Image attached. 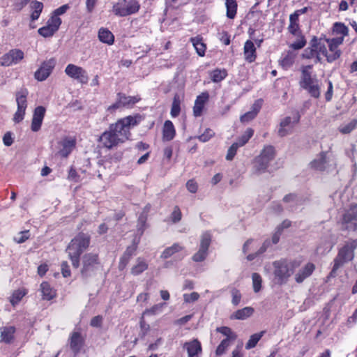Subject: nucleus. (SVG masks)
<instances>
[{
  "label": "nucleus",
  "instance_id": "nucleus-1",
  "mask_svg": "<svg viewBox=\"0 0 357 357\" xmlns=\"http://www.w3.org/2000/svg\"><path fill=\"white\" fill-rule=\"evenodd\" d=\"M142 119L140 114L130 115L119 119L101 135L99 139L100 144L108 149L117 147L130 139L131 128L137 126Z\"/></svg>",
  "mask_w": 357,
  "mask_h": 357
},
{
  "label": "nucleus",
  "instance_id": "nucleus-2",
  "mask_svg": "<svg viewBox=\"0 0 357 357\" xmlns=\"http://www.w3.org/2000/svg\"><path fill=\"white\" fill-rule=\"evenodd\" d=\"M312 66L310 65L301 67L299 85L311 97L319 98L321 95L322 83L317 75L312 73Z\"/></svg>",
  "mask_w": 357,
  "mask_h": 357
},
{
  "label": "nucleus",
  "instance_id": "nucleus-3",
  "mask_svg": "<svg viewBox=\"0 0 357 357\" xmlns=\"http://www.w3.org/2000/svg\"><path fill=\"white\" fill-rule=\"evenodd\" d=\"M90 243V236L84 233L78 234L73 238L66 248L72 264L75 268L79 266V257L81 254L89 247Z\"/></svg>",
  "mask_w": 357,
  "mask_h": 357
},
{
  "label": "nucleus",
  "instance_id": "nucleus-4",
  "mask_svg": "<svg viewBox=\"0 0 357 357\" xmlns=\"http://www.w3.org/2000/svg\"><path fill=\"white\" fill-rule=\"evenodd\" d=\"M273 266L274 280L277 284L282 285L288 282L289 278L299 266V263L296 261L281 259L274 261Z\"/></svg>",
  "mask_w": 357,
  "mask_h": 357
},
{
  "label": "nucleus",
  "instance_id": "nucleus-5",
  "mask_svg": "<svg viewBox=\"0 0 357 357\" xmlns=\"http://www.w3.org/2000/svg\"><path fill=\"white\" fill-rule=\"evenodd\" d=\"M310 166L321 172H333L337 167L336 155L331 151H322L310 162Z\"/></svg>",
  "mask_w": 357,
  "mask_h": 357
},
{
  "label": "nucleus",
  "instance_id": "nucleus-6",
  "mask_svg": "<svg viewBox=\"0 0 357 357\" xmlns=\"http://www.w3.org/2000/svg\"><path fill=\"white\" fill-rule=\"evenodd\" d=\"M357 246V242L352 241L347 243L340 250L334 259V264L329 276L334 278L337 271L345 263L351 261L354 257V250Z\"/></svg>",
  "mask_w": 357,
  "mask_h": 357
},
{
  "label": "nucleus",
  "instance_id": "nucleus-7",
  "mask_svg": "<svg viewBox=\"0 0 357 357\" xmlns=\"http://www.w3.org/2000/svg\"><path fill=\"white\" fill-rule=\"evenodd\" d=\"M140 4L137 0H119L112 6V13L119 17H126L139 11Z\"/></svg>",
  "mask_w": 357,
  "mask_h": 357
},
{
  "label": "nucleus",
  "instance_id": "nucleus-8",
  "mask_svg": "<svg viewBox=\"0 0 357 357\" xmlns=\"http://www.w3.org/2000/svg\"><path fill=\"white\" fill-rule=\"evenodd\" d=\"M28 93H29L26 89H21L15 94L17 108V111L14 114L13 119L15 123H18L21 122L24 118L26 109L27 107L26 97Z\"/></svg>",
  "mask_w": 357,
  "mask_h": 357
},
{
  "label": "nucleus",
  "instance_id": "nucleus-9",
  "mask_svg": "<svg viewBox=\"0 0 357 357\" xmlns=\"http://www.w3.org/2000/svg\"><path fill=\"white\" fill-rule=\"evenodd\" d=\"M275 157V149L273 146H266L260 155L255 160V168L257 172H264L266 169L269 162Z\"/></svg>",
  "mask_w": 357,
  "mask_h": 357
},
{
  "label": "nucleus",
  "instance_id": "nucleus-10",
  "mask_svg": "<svg viewBox=\"0 0 357 357\" xmlns=\"http://www.w3.org/2000/svg\"><path fill=\"white\" fill-rule=\"evenodd\" d=\"M341 224L342 227L347 230H357V204L351 206L345 211Z\"/></svg>",
  "mask_w": 357,
  "mask_h": 357
},
{
  "label": "nucleus",
  "instance_id": "nucleus-11",
  "mask_svg": "<svg viewBox=\"0 0 357 357\" xmlns=\"http://www.w3.org/2000/svg\"><path fill=\"white\" fill-rule=\"evenodd\" d=\"M65 73L71 79L77 80L82 84H86L89 82V76L86 70L81 66L70 63L65 68Z\"/></svg>",
  "mask_w": 357,
  "mask_h": 357
},
{
  "label": "nucleus",
  "instance_id": "nucleus-12",
  "mask_svg": "<svg viewBox=\"0 0 357 357\" xmlns=\"http://www.w3.org/2000/svg\"><path fill=\"white\" fill-rule=\"evenodd\" d=\"M75 139L70 137L62 138L57 142L55 155L60 158H67L75 149Z\"/></svg>",
  "mask_w": 357,
  "mask_h": 357
},
{
  "label": "nucleus",
  "instance_id": "nucleus-13",
  "mask_svg": "<svg viewBox=\"0 0 357 357\" xmlns=\"http://www.w3.org/2000/svg\"><path fill=\"white\" fill-rule=\"evenodd\" d=\"M300 116L298 114H294L292 116H286L282 119L280 123L278 134L280 137H284L290 135L298 123Z\"/></svg>",
  "mask_w": 357,
  "mask_h": 357
},
{
  "label": "nucleus",
  "instance_id": "nucleus-14",
  "mask_svg": "<svg viewBox=\"0 0 357 357\" xmlns=\"http://www.w3.org/2000/svg\"><path fill=\"white\" fill-rule=\"evenodd\" d=\"M211 241V235L208 232L202 234L199 250L193 255L192 259L196 262L204 261L208 255V250Z\"/></svg>",
  "mask_w": 357,
  "mask_h": 357
},
{
  "label": "nucleus",
  "instance_id": "nucleus-15",
  "mask_svg": "<svg viewBox=\"0 0 357 357\" xmlns=\"http://www.w3.org/2000/svg\"><path fill=\"white\" fill-rule=\"evenodd\" d=\"M24 57L23 51L19 49H13L0 58V66H10L20 63Z\"/></svg>",
  "mask_w": 357,
  "mask_h": 357
},
{
  "label": "nucleus",
  "instance_id": "nucleus-16",
  "mask_svg": "<svg viewBox=\"0 0 357 357\" xmlns=\"http://www.w3.org/2000/svg\"><path fill=\"white\" fill-rule=\"evenodd\" d=\"M55 65L56 60L54 58L43 61L34 73L35 79L39 82L45 80L52 73Z\"/></svg>",
  "mask_w": 357,
  "mask_h": 357
},
{
  "label": "nucleus",
  "instance_id": "nucleus-17",
  "mask_svg": "<svg viewBox=\"0 0 357 357\" xmlns=\"http://www.w3.org/2000/svg\"><path fill=\"white\" fill-rule=\"evenodd\" d=\"M329 51L327 55V61L333 62L337 59L341 55V51L338 47L343 43V37H336L333 38H327L326 40Z\"/></svg>",
  "mask_w": 357,
  "mask_h": 357
},
{
  "label": "nucleus",
  "instance_id": "nucleus-18",
  "mask_svg": "<svg viewBox=\"0 0 357 357\" xmlns=\"http://www.w3.org/2000/svg\"><path fill=\"white\" fill-rule=\"evenodd\" d=\"M61 24V20L56 16H52L47 22V25L40 28L38 30V33L45 37L52 36L56 31L59 29Z\"/></svg>",
  "mask_w": 357,
  "mask_h": 357
},
{
  "label": "nucleus",
  "instance_id": "nucleus-19",
  "mask_svg": "<svg viewBox=\"0 0 357 357\" xmlns=\"http://www.w3.org/2000/svg\"><path fill=\"white\" fill-rule=\"evenodd\" d=\"M307 7H304L301 9L295 10L289 15V22L287 30L291 35H298L299 31H301L299 24V16L307 13Z\"/></svg>",
  "mask_w": 357,
  "mask_h": 357
},
{
  "label": "nucleus",
  "instance_id": "nucleus-20",
  "mask_svg": "<svg viewBox=\"0 0 357 357\" xmlns=\"http://www.w3.org/2000/svg\"><path fill=\"white\" fill-rule=\"evenodd\" d=\"M83 267L82 274L84 276L89 275L93 272L96 266L98 264V256L97 254L88 253L83 256Z\"/></svg>",
  "mask_w": 357,
  "mask_h": 357
},
{
  "label": "nucleus",
  "instance_id": "nucleus-21",
  "mask_svg": "<svg viewBox=\"0 0 357 357\" xmlns=\"http://www.w3.org/2000/svg\"><path fill=\"white\" fill-rule=\"evenodd\" d=\"M316 268L313 263L308 262L298 270H295L294 273V280L297 284L303 283L307 278H310Z\"/></svg>",
  "mask_w": 357,
  "mask_h": 357
},
{
  "label": "nucleus",
  "instance_id": "nucleus-22",
  "mask_svg": "<svg viewBox=\"0 0 357 357\" xmlns=\"http://www.w3.org/2000/svg\"><path fill=\"white\" fill-rule=\"evenodd\" d=\"M183 348L187 351L188 357H200L202 354V344L197 339L185 342Z\"/></svg>",
  "mask_w": 357,
  "mask_h": 357
},
{
  "label": "nucleus",
  "instance_id": "nucleus-23",
  "mask_svg": "<svg viewBox=\"0 0 357 357\" xmlns=\"http://www.w3.org/2000/svg\"><path fill=\"white\" fill-rule=\"evenodd\" d=\"M45 111V108L43 106H38L35 108L31 125V129L33 132H38L40 129Z\"/></svg>",
  "mask_w": 357,
  "mask_h": 357
},
{
  "label": "nucleus",
  "instance_id": "nucleus-24",
  "mask_svg": "<svg viewBox=\"0 0 357 357\" xmlns=\"http://www.w3.org/2000/svg\"><path fill=\"white\" fill-rule=\"evenodd\" d=\"M296 57L297 53L294 51L290 50L285 51L282 54L278 61L279 65L282 69L287 70L293 66Z\"/></svg>",
  "mask_w": 357,
  "mask_h": 357
},
{
  "label": "nucleus",
  "instance_id": "nucleus-25",
  "mask_svg": "<svg viewBox=\"0 0 357 357\" xmlns=\"http://www.w3.org/2000/svg\"><path fill=\"white\" fill-rule=\"evenodd\" d=\"M321 55L325 56L327 59L328 52L325 45H321V43H319L317 45H312V49L310 50L309 53L307 52V50H305V52L303 54V56L307 59L316 57L317 61H320Z\"/></svg>",
  "mask_w": 357,
  "mask_h": 357
},
{
  "label": "nucleus",
  "instance_id": "nucleus-26",
  "mask_svg": "<svg viewBox=\"0 0 357 357\" xmlns=\"http://www.w3.org/2000/svg\"><path fill=\"white\" fill-rule=\"evenodd\" d=\"M208 98L209 94L208 92H203L197 97L193 107V113L195 116H200L202 115L205 103L208 101Z\"/></svg>",
  "mask_w": 357,
  "mask_h": 357
},
{
  "label": "nucleus",
  "instance_id": "nucleus-27",
  "mask_svg": "<svg viewBox=\"0 0 357 357\" xmlns=\"http://www.w3.org/2000/svg\"><path fill=\"white\" fill-rule=\"evenodd\" d=\"M243 55L245 60L248 63H252L257 58L256 47L252 40H247L243 47Z\"/></svg>",
  "mask_w": 357,
  "mask_h": 357
},
{
  "label": "nucleus",
  "instance_id": "nucleus-28",
  "mask_svg": "<svg viewBox=\"0 0 357 357\" xmlns=\"http://www.w3.org/2000/svg\"><path fill=\"white\" fill-rule=\"evenodd\" d=\"M261 107V100H258L252 106L251 110L241 116V121L248 123L255 118Z\"/></svg>",
  "mask_w": 357,
  "mask_h": 357
},
{
  "label": "nucleus",
  "instance_id": "nucleus-29",
  "mask_svg": "<svg viewBox=\"0 0 357 357\" xmlns=\"http://www.w3.org/2000/svg\"><path fill=\"white\" fill-rule=\"evenodd\" d=\"M1 331V339L0 342L5 343H10L14 338V333L15 332V328L12 326H3L0 328Z\"/></svg>",
  "mask_w": 357,
  "mask_h": 357
},
{
  "label": "nucleus",
  "instance_id": "nucleus-30",
  "mask_svg": "<svg viewBox=\"0 0 357 357\" xmlns=\"http://www.w3.org/2000/svg\"><path fill=\"white\" fill-rule=\"evenodd\" d=\"M291 36L294 38V40L289 47L293 50H301L306 45L307 40L302 31H299L298 35H291Z\"/></svg>",
  "mask_w": 357,
  "mask_h": 357
},
{
  "label": "nucleus",
  "instance_id": "nucleus-31",
  "mask_svg": "<svg viewBox=\"0 0 357 357\" xmlns=\"http://www.w3.org/2000/svg\"><path fill=\"white\" fill-rule=\"evenodd\" d=\"M254 313V308L252 307H245L236 310L231 317V319L244 320L251 317Z\"/></svg>",
  "mask_w": 357,
  "mask_h": 357
},
{
  "label": "nucleus",
  "instance_id": "nucleus-32",
  "mask_svg": "<svg viewBox=\"0 0 357 357\" xmlns=\"http://www.w3.org/2000/svg\"><path fill=\"white\" fill-rule=\"evenodd\" d=\"M176 134V130L172 122L169 120L165 121L162 130V138L165 141L173 139Z\"/></svg>",
  "mask_w": 357,
  "mask_h": 357
},
{
  "label": "nucleus",
  "instance_id": "nucleus-33",
  "mask_svg": "<svg viewBox=\"0 0 357 357\" xmlns=\"http://www.w3.org/2000/svg\"><path fill=\"white\" fill-rule=\"evenodd\" d=\"M27 289L24 287L13 291L9 297L10 303L13 307L16 306L20 303L23 297L27 294Z\"/></svg>",
  "mask_w": 357,
  "mask_h": 357
},
{
  "label": "nucleus",
  "instance_id": "nucleus-34",
  "mask_svg": "<svg viewBox=\"0 0 357 357\" xmlns=\"http://www.w3.org/2000/svg\"><path fill=\"white\" fill-rule=\"evenodd\" d=\"M82 345V338L79 332H73L70 339V349L75 354H77Z\"/></svg>",
  "mask_w": 357,
  "mask_h": 357
},
{
  "label": "nucleus",
  "instance_id": "nucleus-35",
  "mask_svg": "<svg viewBox=\"0 0 357 357\" xmlns=\"http://www.w3.org/2000/svg\"><path fill=\"white\" fill-rule=\"evenodd\" d=\"M190 41L193 47H195L197 54L200 56H204L205 55L206 46L205 43L203 42L202 38L200 36L191 38Z\"/></svg>",
  "mask_w": 357,
  "mask_h": 357
},
{
  "label": "nucleus",
  "instance_id": "nucleus-36",
  "mask_svg": "<svg viewBox=\"0 0 357 357\" xmlns=\"http://www.w3.org/2000/svg\"><path fill=\"white\" fill-rule=\"evenodd\" d=\"M149 207H146L144 208V211L139 216L137 225V232L139 235V237L142 236L144 231L146 227V222L147 220V213L149 211Z\"/></svg>",
  "mask_w": 357,
  "mask_h": 357
},
{
  "label": "nucleus",
  "instance_id": "nucleus-37",
  "mask_svg": "<svg viewBox=\"0 0 357 357\" xmlns=\"http://www.w3.org/2000/svg\"><path fill=\"white\" fill-rule=\"evenodd\" d=\"M40 291L42 293L43 299L50 301L56 296L55 291L51 287L50 284L47 282H43L40 284Z\"/></svg>",
  "mask_w": 357,
  "mask_h": 357
},
{
  "label": "nucleus",
  "instance_id": "nucleus-38",
  "mask_svg": "<svg viewBox=\"0 0 357 357\" xmlns=\"http://www.w3.org/2000/svg\"><path fill=\"white\" fill-rule=\"evenodd\" d=\"M148 268V264L146 260L142 257L136 259V264L131 268V273L134 275H138Z\"/></svg>",
  "mask_w": 357,
  "mask_h": 357
},
{
  "label": "nucleus",
  "instance_id": "nucleus-39",
  "mask_svg": "<svg viewBox=\"0 0 357 357\" xmlns=\"http://www.w3.org/2000/svg\"><path fill=\"white\" fill-rule=\"evenodd\" d=\"M118 96L120 99V102H121L123 105V107H131L140 100V98L137 96H126L124 94L119 93Z\"/></svg>",
  "mask_w": 357,
  "mask_h": 357
},
{
  "label": "nucleus",
  "instance_id": "nucleus-40",
  "mask_svg": "<svg viewBox=\"0 0 357 357\" xmlns=\"http://www.w3.org/2000/svg\"><path fill=\"white\" fill-rule=\"evenodd\" d=\"M183 250V247L179 243H174L172 246L167 248L161 254V258L167 259Z\"/></svg>",
  "mask_w": 357,
  "mask_h": 357
},
{
  "label": "nucleus",
  "instance_id": "nucleus-41",
  "mask_svg": "<svg viewBox=\"0 0 357 357\" xmlns=\"http://www.w3.org/2000/svg\"><path fill=\"white\" fill-rule=\"evenodd\" d=\"M227 8L226 15L229 19H234L237 13L238 4L236 0H225Z\"/></svg>",
  "mask_w": 357,
  "mask_h": 357
},
{
  "label": "nucleus",
  "instance_id": "nucleus-42",
  "mask_svg": "<svg viewBox=\"0 0 357 357\" xmlns=\"http://www.w3.org/2000/svg\"><path fill=\"white\" fill-rule=\"evenodd\" d=\"M98 38L102 43L112 45L114 43V37L112 33L106 29H100L98 31Z\"/></svg>",
  "mask_w": 357,
  "mask_h": 357
},
{
  "label": "nucleus",
  "instance_id": "nucleus-43",
  "mask_svg": "<svg viewBox=\"0 0 357 357\" xmlns=\"http://www.w3.org/2000/svg\"><path fill=\"white\" fill-rule=\"evenodd\" d=\"M32 13L31 15V20L35 21L38 20L43 8V4L38 1H33L31 3Z\"/></svg>",
  "mask_w": 357,
  "mask_h": 357
},
{
  "label": "nucleus",
  "instance_id": "nucleus-44",
  "mask_svg": "<svg viewBox=\"0 0 357 357\" xmlns=\"http://www.w3.org/2000/svg\"><path fill=\"white\" fill-rule=\"evenodd\" d=\"M227 75V73L225 69H215L210 73V77L213 82H221Z\"/></svg>",
  "mask_w": 357,
  "mask_h": 357
},
{
  "label": "nucleus",
  "instance_id": "nucleus-45",
  "mask_svg": "<svg viewBox=\"0 0 357 357\" xmlns=\"http://www.w3.org/2000/svg\"><path fill=\"white\" fill-rule=\"evenodd\" d=\"M333 31L336 34H340V37H344L348 35L349 29L344 24L335 22L333 26Z\"/></svg>",
  "mask_w": 357,
  "mask_h": 357
},
{
  "label": "nucleus",
  "instance_id": "nucleus-46",
  "mask_svg": "<svg viewBox=\"0 0 357 357\" xmlns=\"http://www.w3.org/2000/svg\"><path fill=\"white\" fill-rule=\"evenodd\" d=\"M253 134L254 130L252 128H248L236 143L239 147L243 146L249 141Z\"/></svg>",
  "mask_w": 357,
  "mask_h": 357
},
{
  "label": "nucleus",
  "instance_id": "nucleus-47",
  "mask_svg": "<svg viewBox=\"0 0 357 357\" xmlns=\"http://www.w3.org/2000/svg\"><path fill=\"white\" fill-rule=\"evenodd\" d=\"M264 333V331H261L259 333H255V334L252 335L245 345V348L247 349H250L252 348H254L256 346V344H257V342L260 340L261 337L263 336Z\"/></svg>",
  "mask_w": 357,
  "mask_h": 357
},
{
  "label": "nucleus",
  "instance_id": "nucleus-48",
  "mask_svg": "<svg viewBox=\"0 0 357 357\" xmlns=\"http://www.w3.org/2000/svg\"><path fill=\"white\" fill-rule=\"evenodd\" d=\"M356 126L357 120L353 119L349 123L341 126L339 128V130L342 134H349L356 128Z\"/></svg>",
  "mask_w": 357,
  "mask_h": 357
},
{
  "label": "nucleus",
  "instance_id": "nucleus-49",
  "mask_svg": "<svg viewBox=\"0 0 357 357\" xmlns=\"http://www.w3.org/2000/svg\"><path fill=\"white\" fill-rule=\"evenodd\" d=\"M252 285L255 292H259L261 288L262 279L259 274L255 273L252 275Z\"/></svg>",
  "mask_w": 357,
  "mask_h": 357
},
{
  "label": "nucleus",
  "instance_id": "nucleus-50",
  "mask_svg": "<svg viewBox=\"0 0 357 357\" xmlns=\"http://www.w3.org/2000/svg\"><path fill=\"white\" fill-rule=\"evenodd\" d=\"M164 305H165V303H159V304L154 305L151 308L146 309L144 312L143 314L144 315H155V314H157L160 313L162 311Z\"/></svg>",
  "mask_w": 357,
  "mask_h": 357
},
{
  "label": "nucleus",
  "instance_id": "nucleus-51",
  "mask_svg": "<svg viewBox=\"0 0 357 357\" xmlns=\"http://www.w3.org/2000/svg\"><path fill=\"white\" fill-rule=\"evenodd\" d=\"M180 111H181V108H180L179 98L178 96H175L173 100V102H172V108H171L172 116V117L178 116L180 113Z\"/></svg>",
  "mask_w": 357,
  "mask_h": 357
},
{
  "label": "nucleus",
  "instance_id": "nucleus-52",
  "mask_svg": "<svg viewBox=\"0 0 357 357\" xmlns=\"http://www.w3.org/2000/svg\"><path fill=\"white\" fill-rule=\"evenodd\" d=\"M217 331L222 333V335H225L227 337L229 338V341L231 340H235L236 337V335L231 331V328L227 326H222L217 328Z\"/></svg>",
  "mask_w": 357,
  "mask_h": 357
},
{
  "label": "nucleus",
  "instance_id": "nucleus-53",
  "mask_svg": "<svg viewBox=\"0 0 357 357\" xmlns=\"http://www.w3.org/2000/svg\"><path fill=\"white\" fill-rule=\"evenodd\" d=\"M139 243V238H135L133 240V243L132 245L128 246L126 251L124 252L123 255L126 257H128L130 258L132 257V256L135 254V251L137 248V245Z\"/></svg>",
  "mask_w": 357,
  "mask_h": 357
},
{
  "label": "nucleus",
  "instance_id": "nucleus-54",
  "mask_svg": "<svg viewBox=\"0 0 357 357\" xmlns=\"http://www.w3.org/2000/svg\"><path fill=\"white\" fill-rule=\"evenodd\" d=\"M29 237H30L29 231L24 230V231L19 232L16 236H15L14 241L17 243H22L25 242L27 239H29Z\"/></svg>",
  "mask_w": 357,
  "mask_h": 357
},
{
  "label": "nucleus",
  "instance_id": "nucleus-55",
  "mask_svg": "<svg viewBox=\"0 0 357 357\" xmlns=\"http://www.w3.org/2000/svg\"><path fill=\"white\" fill-rule=\"evenodd\" d=\"M230 341H229V338L224 339L220 344L217 347V349L215 351V354L217 356H220L223 354L228 347L229 346Z\"/></svg>",
  "mask_w": 357,
  "mask_h": 357
},
{
  "label": "nucleus",
  "instance_id": "nucleus-56",
  "mask_svg": "<svg viewBox=\"0 0 357 357\" xmlns=\"http://www.w3.org/2000/svg\"><path fill=\"white\" fill-rule=\"evenodd\" d=\"M183 296L184 302L186 303L195 302L199 298V294L197 292L184 294Z\"/></svg>",
  "mask_w": 357,
  "mask_h": 357
},
{
  "label": "nucleus",
  "instance_id": "nucleus-57",
  "mask_svg": "<svg viewBox=\"0 0 357 357\" xmlns=\"http://www.w3.org/2000/svg\"><path fill=\"white\" fill-rule=\"evenodd\" d=\"M239 148L238 145L234 142L232 145L229 148L227 151V153L226 155V159L227 160H231L235 156L237 149Z\"/></svg>",
  "mask_w": 357,
  "mask_h": 357
},
{
  "label": "nucleus",
  "instance_id": "nucleus-58",
  "mask_svg": "<svg viewBox=\"0 0 357 357\" xmlns=\"http://www.w3.org/2000/svg\"><path fill=\"white\" fill-rule=\"evenodd\" d=\"M214 132L211 129H206L203 134L198 137L199 141L202 142H208L213 135Z\"/></svg>",
  "mask_w": 357,
  "mask_h": 357
},
{
  "label": "nucleus",
  "instance_id": "nucleus-59",
  "mask_svg": "<svg viewBox=\"0 0 357 357\" xmlns=\"http://www.w3.org/2000/svg\"><path fill=\"white\" fill-rule=\"evenodd\" d=\"M232 301L231 303L234 305H238L241 299V294L240 291L236 289L231 290Z\"/></svg>",
  "mask_w": 357,
  "mask_h": 357
},
{
  "label": "nucleus",
  "instance_id": "nucleus-60",
  "mask_svg": "<svg viewBox=\"0 0 357 357\" xmlns=\"http://www.w3.org/2000/svg\"><path fill=\"white\" fill-rule=\"evenodd\" d=\"M269 242L268 241H265L263 244V245L260 248L259 250V252L258 253H256V254H250V255H248L247 256V259L249 261H252L253 260L256 256L259 254H261L263 252H264L267 248V247L269 245Z\"/></svg>",
  "mask_w": 357,
  "mask_h": 357
},
{
  "label": "nucleus",
  "instance_id": "nucleus-61",
  "mask_svg": "<svg viewBox=\"0 0 357 357\" xmlns=\"http://www.w3.org/2000/svg\"><path fill=\"white\" fill-rule=\"evenodd\" d=\"M182 217L180 208L178 206H175L172 213L171 218L174 222H177L181 220Z\"/></svg>",
  "mask_w": 357,
  "mask_h": 357
},
{
  "label": "nucleus",
  "instance_id": "nucleus-62",
  "mask_svg": "<svg viewBox=\"0 0 357 357\" xmlns=\"http://www.w3.org/2000/svg\"><path fill=\"white\" fill-rule=\"evenodd\" d=\"M219 39L225 45L230 44V35L227 31L220 33Z\"/></svg>",
  "mask_w": 357,
  "mask_h": 357
},
{
  "label": "nucleus",
  "instance_id": "nucleus-63",
  "mask_svg": "<svg viewBox=\"0 0 357 357\" xmlns=\"http://www.w3.org/2000/svg\"><path fill=\"white\" fill-rule=\"evenodd\" d=\"M186 188L189 192L195 193L197 191V183L194 180H189L186 183Z\"/></svg>",
  "mask_w": 357,
  "mask_h": 357
},
{
  "label": "nucleus",
  "instance_id": "nucleus-64",
  "mask_svg": "<svg viewBox=\"0 0 357 357\" xmlns=\"http://www.w3.org/2000/svg\"><path fill=\"white\" fill-rule=\"evenodd\" d=\"M130 258L123 255L120 258L119 264V269L122 271L123 270L127 264H128Z\"/></svg>",
  "mask_w": 357,
  "mask_h": 357
}]
</instances>
